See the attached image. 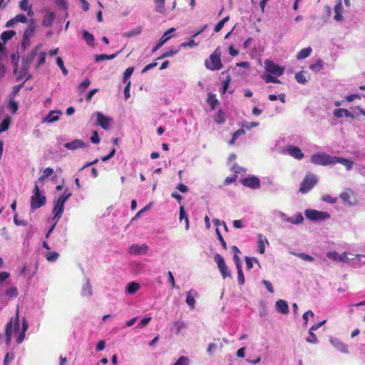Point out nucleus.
Instances as JSON below:
<instances>
[{"mask_svg":"<svg viewBox=\"0 0 365 365\" xmlns=\"http://www.w3.org/2000/svg\"><path fill=\"white\" fill-rule=\"evenodd\" d=\"M29 328V324L25 318L22 319L21 326L19 324V314L15 317L11 318L6 327V343L10 344L11 339L16 338L17 344H21L25 339V333Z\"/></svg>","mask_w":365,"mask_h":365,"instance_id":"f257e3e1","label":"nucleus"},{"mask_svg":"<svg viewBox=\"0 0 365 365\" xmlns=\"http://www.w3.org/2000/svg\"><path fill=\"white\" fill-rule=\"evenodd\" d=\"M264 69L267 74H263L261 78L267 83H280L278 77L282 76L284 72V68L275 63L273 61L266 59L264 61Z\"/></svg>","mask_w":365,"mask_h":365,"instance_id":"f03ea898","label":"nucleus"},{"mask_svg":"<svg viewBox=\"0 0 365 365\" xmlns=\"http://www.w3.org/2000/svg\"><path fill=\"white\" fill-rule=\"evenodd\" d=\"M46 196L40 191L37 184L35 185L31 197V210L34 211L46 204Z\"/></svg>","mask_w":365,"mask_h":365,"instance_id":"7ed1b4c3","label":"nucleus"},{"mask_svg":"<svg viewBox=\"0 0 365 365\" xmlns=\"http://www.w3.org/2000/svg\"><path fill=\"white\" fill-rule=\"evenodd\" d=\"M205 65L210 71H219L222 68L219 48L215 50L209 58L205 60Z\"/></svg>","mask_w":365,"mask_h":365,"instance_id":"20e7f679","label":"nucleus"},{"mask_svg":"<svg viewBox=\"0 0 365 365\" xmlns=\"http://www.w3.org/2000/svg\"><path fill=\"white\" fill-rule=\"evenodd\" d=\"M335 156H331L326 153H318L312 155L311 162L319 165H334Z\"/></svg>","mask_w":365,"mask_h":365,"instance_id":"39448f33","label":"nucleus"},{"mask_svg":"<svg viewBox=\"0 0 365 365\" xmlns=\"http://www.w3.org/2000/svg\"><path fill=\"white\" fill-rule=\"evenodd\" d=\"M304 215L312 221H324L330 218V215L328 212L314 209H307L304 211Z\"/></svg>","mask_w":365,"mask_h":365,"instance_id":"423d86ee","label":"nucleus"},{"mask_svg":"<svg viewBox=\"0 0 365 365\" xmlns=\"http://www.w3.org/2000/svg\"><path fill=\"white\" fill-rule=\"evenodd\" d=\"M318 177L314 174H309L305 176L304 180H302L299 191L302 193H306L311 190L313 187L317 183Z\"/></svg>","mask_w":365,"mask_h":365,"instance_id":"0eeeda50","label":"nucleus"},{"mask_svg":"<svg viewBox=\"0 0 365 365\" xmlns=\"http://www.w3.org/2000/svg\"><path fill=\"white\" fill-rule=\"evenodd\" d=\"M215 262L217 264V267L222 274L223 279L226 277H231V273L226 265L224 258L220 255L216 254L214 257Z\"/></svg>","mask_w":365,"mask_h":365,"instance_id":"6e6552de","label":"nucleus"},{"mask_svg":"<svg viewBox=\"0 0 365 365\" xmlns=\"http://www.w3.org/2000/svg\"><path fill=\"white\" fill-rule=\"evenodd\" d=\"M14 74L16 76V81L17 82L24 80L22 82L24 83L31 78V75L29 72V67L26 65H24L23 68L19 71L18 64L16 63V66L14 68Z\"/></svg>","mask_w":365,"mask_h":365,"instance_id":"1a4fd4ad","label":"nucleus"},{"mask_svg":"<svg viewBox=\"0 0 365 365\" xmlns=\"http://www.w3.org/2000/svg\"><path fill=\"white\" fill-rule=\"evenodd\" d=\"M284 153L297 160H302L304 156L299 147L290 143L286 145Z\"/></svg>","mask_w":365,"mask_h":365,"instance_id":"9d476101","label":"nucleus"},{"mask_svg":"<svg viewBox=\"0 0 365 365\" xmlns=\"http://www.w3.org/2000/svg\"><path fill=\"white\" fill-rule=\"evenodd\" d=\"M349 253L347 252L339 254L336 251H329L327 253V257L334 262H347L349 259Z\"/></svg>","mask_w":365,"mask_h":365,"instance_id":"9b49d317","label":"nucleus"},{"mask_svg":"<svg viewBox=\"0 0 365 365\" xmlns=\"http://www.w3.org/2000/svg\"><path fill=\"white\" fill-rule=\"evenodd\" d=\"M93 116H96V123L98 125L103 128L105 130H107L110 128L111 119L108 117L104 115L101 112H95L93 114Z\"/></svg>","mask_w":365,"mask_h":365,"instance_id":"f8f14e48","label":"nucleus"},{"mask_svg":"<svg viewBox=\"0 0 365 365\" xmlns=\"http://www.w3.org/2000/svg\"><path fill=\"white\" fill-rule=\"evenodd\" d=\"M242 184L247 187L251 189H258L260 187V180L258 178L255 176L247 177L243 178L241 180Z\"/></svg>","mask_w":365,"mask_h":365,"instance_id":"ddd939ff","label":"nucleus"},{"mask_svg":"<svg viewBox=\"0 0 365 365\" xmlns=\"http://www.w3.org/2000/svg\"><path fill=\"white\" fill-rule=\"evenodd\" d=\"M329 340L331 344L339 351L343 354L349 353L348 346L342 342L340 339L334 336H330Z\"/></svg>","mask_w":365,"mask_h":365,"instance_id":"4468645a","label":"nucleus"},{"mask_svg":"<svg viewBox=\"0 0 365 365\" xmlns=\"http://www.w3.org/2000/svg\"><path fill=\"white\" fill-rule=\"evenodd\" d=\"M148 250V246L146 244H133L128 249L130 254L135 255H145Z\"/></svg>","mask_w":365,"mask_h":365,"instance_id":"2eb2a0df","label":"nucleus"},{"mask_svg":"<svg viewBox=\"0 0 365 365\" xmlns=\"http://www.w3.org/2000/svg\"><path fill=\"white\" fill-rule=\"evenodd\" d=\"M53 204L54 207L53 209V213L54 216L53 217V220L56 221V222H58V221L59 220V219L61 218L63 213L65 204L63 202H60L56 200H54Z\"/></svg>","mask_w":365,"mask_h":365,"instance_id":"dca6fc26","label":"nucleus"},{"mask_svg":"<svg viewBox=\"0 0 365 365\" xmlns=\"http://www.w3.org/2000/svg\"><path fill=\"white\" fill-rule=\"evenodd\" d=\"M175 31V28H170L167 31H165L162 36V37L160 38L159 42L153 48L152 52L155 53L158 50H159L170 38V34H173Z\"/></svg>","mask_w":365,"mask_h":365,"instance_id":"f3484780","label":"nucleus"},{"mask_svg":"<svg viewBox=\"0 0 365 365\" xmlns=\"http://www.w3.org/2000/svg\"><path fill=\"white\" fill-rule=\"evenodd\" d=\"M198 296V292L194 289H191L186 293L185 302L187 304V306L190 308V309H195V298L197 297Z\"/></svg>","mask_w":365,"mask_h":365,"instance_id":"a211bd4d","label":"nucleus"},{"mask_svg":"<svg viewBox=\"0 0 365 365\" xmlns=\"http://www.w3.org/2000/svg\"><path fill=\"white\" fill-rule=\"evenodd\" d=\"M62 112L59 110H51L42 120V123H53L59 120Z\"/></svg>","mask_w":365,"mask_h":365,"instance_id":"6ab92c4d","label":"nucleus"},{"mask_svg":"<svg viewBox=\"0 0 365 365\" xmlns=\"http://www.w3.org/2000/svg\"><path fill=\"white\" fill-rule=\"evenodd\" d=\"M64 148L68 150H75L79 148L88 147V144L85 143L83 140L76 139L71 142L63 144Z\"/></svg>","mask_w":365,"mask_h":365,"instance_id":"aec40b11","label":"nucleus"},{"mask_svg":"<svg viewBox=\"0 0 365 365\" xmlns=\"http://www.w3.org/2000/svg\"><path fill=\"white\" fill-rule=\"evenodd\" d=\"M36 31V25L34 19H29V26L27 29L25 30L23 37L27 39H31Z\"/></svg>","mask_w":365,"mask_h":365,"instance_id":"412c9836","label":"nucleus"},{"mask_svg":"<svg viewBox=\"0 0 365 365\" xmlns=\"http://www.w3.org/2000/svg\"><path fill=\"white\" fill-rule=\"evenodd\" d=\"M19 8L21 11L26 12L29 17H32L34 15L32 6L29 0H21L19 2Z\"/></svg>","mask_w":365,"mask_h":365,"instance_id":"4be33fe9","label":"nucleus"},{"mask_svg":"<svg viewBox=\"0 0 365 365\" xmlns=\"http://www.w3.org/2000/svg\"><path fill=\"white\" fill-rule=\"evenodd\" d=\"M56 14L53 11H48L44 15L43 20H42V26L44 27H51L53 25V23L55 20Z\"/></svg>","mask_w":365,"mask_h":365,"instance_id":"5701e85b","label":"nucleus"},{"mask_svg":"<svg viewBox=\"0 0 365 365\" xmlns=\"http://www.w3.org/2000/svg\"><path fill=\"white\" fill-rule=\"evenodd\" d=\"M276 310L283 314L289 313V306L287 302L284 299H279L275 303Z\"/></svg>","mask_w":365,"mask_h":365,"instance_id":"b1692460","label":"nucleus"},{"mask_svg":"<svg viewBox=\"0 0 365 365\" xmlns=\"http://www.w3.org/2000/svg\"><path fill=\"white\" fill-rule=\"evenodd\" d=\"M342 12H343V5L341 0H337V3L334 6V19L336 21H340L342 20Z\"/></svg>","mask_w":365,"mask_h":365,"instance_id":"393cba45","label":"nucleus"},{"mask_svg":"<svg viewBox=\"0 0 365 365\" xmlns=\"http://www.w3.org/2000/svg\"><path fill=\"white\" fill-rule=\"evenodd\" d=\"M81 296L83 297H90L93 294L92 286L88 278H86V283L81 289Z\"/></svg>","mask_w":365,"mask_h":365,"instance_id":"a878e982","label":"nucleus"},{"mask_svg":"<svg viewBox=\"0 0 365 365\" xmlns=\"http://www.w3.org/2000/svg\"><path fill=\"white\" fill-rule=\"evenodd\" d=\"M269 242L266 237H264L262 234L258 235L257 237V245H258V252L260 254H264L265 252V246L268 245Z\"/></svg>","mask_w":365,"mask_h":365,"instance_id":"bb28decb","label":"nucleus"},{"mask_svg":"<svg viewBox=\"0 0 365 365\" xmlns=\"http://www.w3.org/2000/svg\"><path fill=\"white\" fill-rule=\"evenodd\" d=\"M304 221V217L301 212H297L292 217L287 216L285 222L290 223L292 225H298L302 224Z\"/></svg>","mask_w":365,"mask_h":365,"instance_id":"cd10ccee","label":"nucleus"},{"mask_svg":"<svg viewBox=\"0 0 365 365\" xmlns=\"http://www.w3.org/2000/svg\"><path fill=\"white\" fill-rule=\"evenodd\" d=\"M333 114L336 118H341L343 116L351 118H354V115L346 108H336L334 110Z\"/></svg>","mask_w":365,"mask_h":365,"instance_id":"c85d7f7f","label":"nucleus"},{"mask_svg":"<svg viewBox=\"0 0 365 365\" xmlns=\"http://www.w3.org/2000/svg\"><path fill=\"white\" fill-rule=\"evenodd\" d=\"M6 108L12 114H16L19 110V103L14 98L9 97Z\"/></svg>","mask_w":365,"mask_h":365,"instance_id":"c756f323","label":"nucleus"},{"mask_svg":"<svg viewBox=\"0 0 365 365\" xmlns=\"http://www.w3.org/2000/svg\"><path fill=\"white\" fill-rule=\"evenodd\" d=\"M187 328V324L182 321H176L173 322V327L170 330L175 334H179L180 331Z\"/></svg>","mask_w":365,"mask_h":365,"instance_id":"7c9ffc66","label":"nucleus"},{"mask_svg":"<svg viewBox=\"0 0 365 365\" xmlns=\"http://www.w3.org/2000/svg\"><path fill=\"white\" fill-rule=\"evenodd\" d=\"M336 163H340V164L343 165L344 166H345V168L347 170H350L352 168V166L354 164L351 160H349L346 158L335 156L334 165Z\"/></svg>","mask_w":365,"mask_h":365,"instance_id":"2f4dec72","label":"nucleus"},{"mask_svg":"<svg viewBox=\"0 0 365 365\" xmlns=\"http://www.w3.org/2000/svg\"><path fill=\"white\" fill-rule=\"evenodd\" d=\"M140 287V286L139 283L135 282H130L126 286V293L133 294L139 290Z\"/></svg>","mask_w":365,"mask_h":365,"instance_id":"473e14b6","label":"nucleus"},{"mask_svg":"<svg viewBox=\"0 0 365 365\" xmlns=\"http://www.w3.org/2000/svg\"><path fill=\"white\" fill-rule=\"evenodd\" d=\"M82 36H83V40L86 42V43L88 46H94L95 38H94V36L93 34L89 33L88 31L84 30L82 31Z\"/></svg>","mask_w":365,"mask_h":365,"instance_id":"72a5a7b5","label":"nucleus"},{"mask_svg":"<svg viewBox=\"0 0 365 365\" xmlns=\"http://www.w3.org/2000/svg\"><path fill=\"white\" fill-rule=\"evenodd\" d=\"M11 123V118L9 115H6L0 124V134L6 131Z\"/></svg>","mask_w":365,"mask_h":365,"instance_id":"f704fd0d","label":"nucleus"},{"mask_svg":"<svg viewBox=\"0 0 365 365\" xmlns=\"http://www.w3.org/2000/svg\"><path fill=\"white\" fill-rule=\"evenodd\" d=\"M312 48L309 46L304 48H302L297 55V58L298 60H302L307 58L312 53Z\"/></svg>","mask_w":365,"mask_h":365,"instance_id":"c9c22d12","label":"nucleus"},{"mask_svg":"<svg viewBox=\"0 0 365 365\" xmlns=\"http://www.w3.org/2000/svg\"><path fill=\"white\" fill-rule=\"evenodd\" d=\"M165 0H154L155 11L160 14H165Z\"/></svg>","mask_w":365,"mask_h":365,"instance_id":"e433bc0d","label":"nucleus"},{"mask_svg":"<svg viewBox=\"0 0 365 365\" xmlns=\"http://www.w3.org/2000/svg\"><path fill=\"white\" fill-rule=\"evenodd\" d=\"M118 53L117 52L115 53H113L110 55H107V54L96 55L95 60L96 62H100V61H105V60H111V59L115 58L117 56Z\"/></svg>","mask_w":365,"mask_h":365,"instance_id":"4c0bfd02","label":"nucleus"},{"mask_svg":"<svg viewBox=\"0 0 365 365\" xmlns=\"http://www.w3.org/2000/svg\"><path fill=\"white\" fill-rule=\"evenodd\" d=\"M37 50H38V48H36L33 49L29 53V55L24 59V65L29 67V65L31 63V62L34 61L35 56L37 55Z\"/></svg>","mask_w":365,"mask_h":365,"instance_id":"58836bf2","label":"nucleus"},{"mask_svg":"<svg viewBox=\"0 0 365 365\" xmlns=\"http://www.w3.org/2000/svg\"><path fill=\"white\" fill-rule=\"evenodd\" d=\"M16 35V32L13 30H9L4 31L1 34V40L4 42H6L7 41L11 39Z\"/></svg>","mask_w":365,"mask_h":365,"instance_id":"ea45409f","label":"nucleus"},{"mask_svg":"<svg viewBox=\"0 0 365 365\" xmlns=\"http://www.w3.org/2000/svg\"><path fill=\"white\" fill-rule=\"evenodd\" d=\"M71 192H69L68 189H66L63 192L56 200L65 204L68 198L71 196Z\"/></svg>","mask_w":365,"mask_h":365,"instance_id":"a19ab883","label":"nucleus"},{"mask_svg":"<svg viewBox=\"0 0 365 365\" xmlns=\"http://www.w3.org/2000/svg\"><path fill=\"white\" fill-rule=\"evenodd\" d=\"M180 47L178 48H170L169 51H167L166 52H164L159 58L158 59H162L167 57L173 56L174 55L177 54L180 51Z\"/></svg>","mask_w":365,"mask_h":365,"instance_id":"79ce46f5","label":"nucleus"},{"mask_svg":"<svg viewBox=\"0 0 365 365\" xmlns=\"http://www.w3.org/2000/svg\"><path fill=\"white\" fill-rule=\"evenodd\" d=\"M323 67L322 59H317L314 63L310 65L309 68L314 72H319Z\"/></svg>","mask_w":365,"mask_h":365,"instance_id":"37998d69","label":"nucleus"},{"mask_svg":"<svg viewBox=\"0 0 365 365\" xmlns=\"http://www.w3.org/2000/svg\"><path fill=\"white\" fill-rule=\"evenodd\" d=\"M245 134L244 128H241L235 132L232 135V139L230 140L229 144L233 145L235 140L241 135H244Z\"/></svg>","mask_w":365,"mask_h":365,"instance_id":"c03bdc74","label":"nucleus"},{"mask_svg":"<svg viewBox=\"0 0 365 365\" xmlns=\"http://www.w3.org/2000/svg\"><path fill=\"white\" fill-rule=\"evenodd\" d=\"M292 255L297 256V257L302 259L304 261L310 262L314 261V258L312 256H310L307 254H305V253L292 252Z\"/></svg>","mask_w":365,"mask_h":365,"instance_id":"a18cd8bd","label":"nucleus"},{"mask_svg":"<svg viewBox=\"0 0 365 365\" xmlns=\"http://www.w3.org/2000/svg\"><path fill=\"white\" fill-rule=\"evenodd\" d=\"M59 254L56 252H48L45 255V257L48 262H55Z\"/></svg>","mask_w":365,"mask_h":365,"instance_id":"49530a36","label":"nucleus"},{"mask_svg":"<svg viewBox=\"0 0 365 365\" xmlns=\"http://www.w3.org/2000/svg\"><path fill=\"white\" fill-rule=\"evenodd\" d=\"M207 103L211 106V108L214 109L218 103L216 96L215 94L210 93L207 98Z\"/></svg>","mask_w":365,"mask_h":365,"instance_id":"de8ad7c7","label":"nucleus"},{"mask_svg":"<svg viewBox=\"0 0 365 365\" xmlns=\"http://www.w3.org/2000/svg\"><path fill=\"white\" fill-rule=\"evenodd\" d=\"M133 71H134V68L133 67H129L125 71V72L123 73V82L124 83H127L128 81H130L128 79L133 74Z\"/></svg>","mask_w":365,"mask_h":365,"instance_id":"09e8293b","label":"nucleus"},{"mask_svg":"<svg viewBox=\"0 0 365 365\" xmlns=\"http://www.w3.org/2000/svg\"><path fill=\"white\" fill-rule=\"evenodd\" d=\"M272 215H274V217H278V218H280L282 220V222H286V219L287 217V215L286 213H284V212L282 211H280V210H275L272 212Z\"/></svg>","mask_w":365,"mask_h":365,"instance_id":"8fccbe9b","label":"nucleus"},{"mask_svg":"<svg viewBox=\"0 0 365 365\" xmlns=\"http://www.w3.org/2000/svg\"><path fill=\"white\" fill-rule=\"evenodd\" d=\"M272 215H274V217H278V218H280L282 220V222H286V219L287 217V215L286 213H284V212L282 211H280V210H275L272 212Z\"/></svg>","mask_w":365,"mask_h":365,"instance_id":"3c124183","label":"nucleus"},{"mask_svg":"<svg viewBox=\"0 0 365 365\" xmlns=\"http://www.w3.org/2000/svg\"><path fill=\"white\" fill-rule=\"evenodd\" d=\"M189 364H190V359L187 356H181L172 365H189Z\"/></svg>","mask_w":365,"mask_h":365,"instance_id":"603ef678","label":"nucleus"},{"mask_svg":"<svg viewBox=\"0 0 365 365\" xmlns=\"http://www.w3.org/2000/svg\"><path fill=\"white\" fill-rule=\"evenodd\" d=\"M296 81L301 84H305L307 80L304 74L303 71L298 72L295 74Z\"/></svg>","mask_w":365,"mask_h":365,"instance_id":"864d4df0","label":"nucleus"},{"mask_svg":"<svg viewBox=\"0 0 365 365\" xmlns=\"http://www.w3.org/2000/svg\"><path fill=\"white\" fill-rule=\"evenodd\" d=\"M56 63H57L58 66L61 68L63 74L64 76H66L68 74V70L65 67L63 61L61 57H58L56 58Z\"/></svg>","mask_w":365,"mask_h":365,"instance_id":"5fc2aeb1","label":"nucleus"},{"mask_svg":"<svg viewBox=\"0 0 365 365\" xmlns=\"http://www.w3.org/2000/svg\"><path fill=\"white\" fill-rule=\"evenodd\" d=\"M14 19L15 21V23H29V21L27 17L24 14H18L14 17Z\"/></svg>","mask_w":365,"mask_h":365,"instance_id":"6e6d98bb","label":"nucleus"},{"mask_svg":"<svg viewBox=\"0 0 365 365\" xmlns=\"http://www.w3.org/2000/svg\"><path fill=\"white\" fill-rule=\"evenodd\" d=\"M229 20V16H226L222 20H221L220 21H219L217 23V24L215 26V32L217 33L219 32L220 31H221V29L223 28V26H225V24Z\"/></svg>","mask_w":365,"mask_h":365,"instance_id":"4d7b16f0","label":"nucleus"},{"mask_svg":"<svg viewBox=\"0 0 365 365\" xmlns=\"http://www.w3.org/2000/svg\"><path fill=\"white\" fill-rule=\"evenodd\" d=\"M90 84H91V81L88 78H86L83 81H82L78 85V90L81 92H83V91H84L85 90H86L88 88Z\"/></svg>","mask_w":365,"mask_h":365,"instance_id":"13d9d810","label":"nucleus"},{"mask_svg":"<svg viewBox=\"0 0 365 365\" xmlns=\"http://www.w3.org/2000/svg\"><path fill=\"white\" fill-rule=\"evenodd\" d=\"M307 341L311 344H317L318 339L315 334H314V331H309V336L307 338Z\"/></svg>","mask_w":365,"mask_h":365,"instance_id":"bf43d9fd","label":"nucleus"},{"mask_svg":"<svg viewBox=\"0 0 365 365\" xmlns=\"http://www.w3.org/2000/svg\"><path fill=\"white\" fill-rule=\"evenodd\" d=\"M198 43H196L193 39H190L189 41L187 42H183L182 43L179 47L180 48H186V47H190V48H194V47H196L197 46Z\"/></svg>","mask_w":365,"mask_h":365,"instance_id":"052dcab7","label":"nucleus"},{"mask_svg":"<svg viewBox=\"0 0 365 365\" xmlns=\"http://www.w3.org/2000/svg\"><path fill=\"white\" fill-rule=\"evenodd\" d=\"M6 294L9 297H16L18 295V289L15 287L6 289Z\"/></svg>","mask_w":365,"mask_h":365,"instance_id":"680f3d73","label":"nucleus"},{"mask_svg":"<svg viewBox=\"0 0 365 365\" xmlns=\"http://www.w3.org/2000/svg\"><path fill=\"white\" fill-rule=\"evenodd\" d=\"M46 53L44 51L40 52L38 55V58L36 63V66L40 67L41 65H43L46 61Z\"/></svg>","mask_w":365,"mask_h":365,"instance_id":"e2e57ef3","label":"nucleus"},{"mask_svg":"<svg viewBox=\"0 0 365 365\" xmlns=\"http://www.w3.org/2000/svg\"><path fill=\"white\" fill-rule=\"evenodd\" d=\"M259 125V123L257 122H243L242 124V126L243 128H245L247 130H250L252 128L257 127Z\"/></svg>","mask_w":365,"mask_h":365,"instance_id":"0e129e2a","label":"nucleus"},{"mask_svg":"<svg viewBox=\"0 0 365 365\" xmlns=\"http://www.w3.org/2000/svg\"><path fill=\"white\" fill-rule=\"evenodd\" d=\"M14 359V353L8 352L6 353L3 365H9L13 360Z\"/></svg>","mask_w":365,"mask_h":365,"instance_id":"69168bd1","label":"nucleus"},{"mask_svg":"<svg viewBox=\"0 0 365 365\" xmlns=\"http://www.w3.org/2000/svg\"><path fill=\"white\" fill-rule=\"evenodd\" d=\"M23 86H24V83H21L19 85L15 86L13 88L12 91L10 93V95L9 96V97H12L14 98V97L19 93V91H20L21 88L23 87Z\"/></svg>","mask_w":365,"mask_h":365,"instance_id":"338daca9","label":"nucleus"},{"mask_svg":"<svg viewBox=\"0 0 365 365\" xmlns=\"http://www.w3.org/2000/svg\"><path fill=\"white\" fill-rule=\"evenodd\" d=\"M245 261H246V265H247V269H250L251 268H252L253 267V262H256V263H258L259 264V262L258 260L255 258V257H247L245 258Z\"/></svg>","mask_w":365,"mask_h":365,"instance_id":"774afa93","label":"nucleus"}]
</instances>
